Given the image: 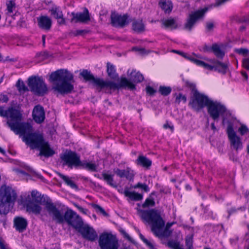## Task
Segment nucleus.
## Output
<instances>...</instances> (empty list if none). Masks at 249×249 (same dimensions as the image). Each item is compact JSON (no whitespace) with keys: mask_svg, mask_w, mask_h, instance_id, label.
Listing matches in <instances>:
<instances>
[{"mask_svg":"<svg viewBox=\"0 0 249 249\" xmlns=\"http://www.w3.org/2000/svg\"><path fill=\"white\" fill-rule=\"evenodd\" d=\"M146 92L150 96L154 95L157 92L153 88L150 86H148L146 87Z\"/></svg>","mask_w":249,"mask_h":249,"instance_id":"3c124183","label":"nucleus"},{"mask_svg":"<svg viewBox=\"0 0 249 249\" xmlns=\"http://www.w3.org/2000/svg\"><path fill=\"white\" fill-rule=\"evenodd\" d=\"M76 230L81 233L84 238L88 241L93 242L97 238L98 235L96 231L88 225H83Z\"/></svg>","mask_w":249,"mask_h":249,"instance_id":"4468645a","label":"nucleus"},{"mask_svg":"<svg viewBox=\"0 0 249 249\" xmlns=\"http://www.w3.org/2000/svg\"><path fill=\"white\" fill-rule=\"evenodd\" d=\"M113 171L117 176L121 178H125L129 181L133 180L134 177L133 171L129 167H127L124 170L116 168L113 170Z\"/></svg>","mask_w":249,"mask_h":249,"instance_id":"4be33fe9","label":"nucleus"},{"mask_svg":"<svg viewBox=\"0 0 249 249\" xmlns=\"http://www.w3.org/2000/svg\"><path fill=\"white\" fill-rule=\"evenodd\" d=\"M0 249H9L7 246L4 244V243L0 240Z\"/></svg>","mask_w":249,"mask_h":249,"instance_id":"774afa93","label":"nucleus"},{"mask_svg":"<svg viewBox=\"0 0 249 249\" xmlns=\"http://www.w3.org/2000/svg\"><path fill=\"white\" fill-rule=\"evenodd\" d=\"M88 33V31L85 30H78L76 31L74 35L75 36L82 35L83 34Z\"/></svg>","mask_w":249,"mask_h":249,"instance_id":"0e129e2a","label":"nucleus"},{"mask_svg":"<svg viewBox=\"0 0 249 249\" xmlns=\"http://www.w3.org/2000/svg\"><path fill=\"white\" fill-rule=\"evenodd\" d=\"M7 125L16 134L23 136L24 141L26 135L33 133V126L29 122H19L18 123H12L8 122Z\"/></svg>","mask_w":249,"mask_h":249,"instance_id":"1a4fd4ad","label":"nucleus"},{"mask_svg":"<svg viewBox=\"0 0 249 249\" xmlns=\"http://www.w3.org/2000/svg\"><path fill=\"white\" fill-rule=\"evenodd\" d=\"M16 87L20 93H24L29 90L28 88L25 86L24 82L21 79H18L16 83Z\"/></svg>","mask_w":249,"mask_h":249,"instance_id":"4c0bfd02","label":"nucleus"},{"mask_svg":"<svg viewBox=\"0 0 249 249\" xmlns=\"http://www.w3.org/2000/svg\"><path fill=\"white\" fill-rule=\"evenodd\" d=\"M189 60L194 62L196 65L203 67L205 62L193 57H188Z\"/></svg>","mask_w":249,"mask_h":249,"instance_id":"de8ad7c7","label":"nucleus"},{"mask_svg":"<svg viewBox=\"0 0 249 249\" xmlns=\"http://www.w3.org/2000/svg\"><path fill=\"white\" fill-rule=\"evenodd\" d=\"M39 150L40 151L39 155L43 156L46 158L52 157L55 154V151L50 147L47 142H46L45 144L41 146Z\"/></svg>","mask_w":249,"mask_h":249,"instance_id":"a878e982","label":"nucleus"},{"mask_svg":"<svg viewBox=\"0 0 249 249\" xmlns=\"http://www.w3.org/2000/svg\"><path fill=\"white\" fill-rule=\"evenodd\" d=\"M187 101V98L185 95H183L182 93H180L176 98V102L178 104L180 103L181 101H182L183 103H186Z\"/></svg>","mask_w":249,"mask_h":249,"instance_id":"c03bdc74","label":"nucleus"},{"mask_svg":"<svg viewBox=\"0 0 249 249\" xmlns=\"http://www.w3.org/2000/svg\"><path fill=\"white\" fill-rule=\"evenodd\" d=\"M139 236L141 239L148 246L150 249H156L153 244L149 242L144 236L141 233H139Z\"/></svg>","mask_w":249,"mask_h":249,"instance_id":"79ce46f5","label":"nucleus"},{"mask_svg":"<svg viewBox=\"0 0 249 249\" xmlns=\"http://www.w3.org/2000/svg\"><path fill=\"white\" fill-rule=\"evenodd\" d=\"M159 5L165 14H170L173 8V4L171 0H160Z\"/></svg>","mask_w":249,"mask_h":249,"instance_id":"bb28decb","label":"nucleus"},{"mask_svg":"<svg viewBox=\"0 0 249 249\" xmlns=\"http://www.w3.org/2000/svg\"><path fill=\"white\" fill-rule=\"evenodd\" d=\"M24 141L30 145L31 149H39L45 144L43 136L42 134L33 132L29 134L25 137Z\"/></svg>","mask_w":249,"mask_h":249,"instance_id":"9b49d317","label":"nucleus"},{"mask_svg":"<svg viewBox=\"0 0 249 249\" xmlns=\"http://www.w3.org/2000/svg\"><path fill=\"white\" fill-rule=\"evenodd\" d=\"M172 91V89L170 87L165 86H160L159 88V92L164 96L169 95Z\"/></svg>","mask_w":249,"mask_h":249,"instance_id":"ea45409f","label":"nucleus"},{"mask_svg":"<svg viewBox=\"0 0 249 249\" xmlns=\"http://www.w3.org/2000/svg\"><path fill=\"white\" fill-rule=\"evenodd\" d=\"M242 65L245 69L249 70V57L243 59Z\"/></svg>","mask_w":249,"mask_h":249,"instance_id":"5fc2aeb1","label":"nucleus"},{"mask_svg":"<svg viewBox=\"0 0 249 249\" xmlns=\"http://www.w3.org/2000/svg\"><path fill=\"white\" fill-rule=\"evenodd\" d=\"M6 116H5L8 119L6 124L8 122L12 123H18L21 122L22 119V114L20 111L14 107H9L6 110Z\"/></svg>","mask_w":249,"mask_h":249,"instance_id":"dca6fc26","label":"nucleus"},{"mask_svg":"<svg viewBox=\"0 0 249 249\" xmlns=\"http://www.w3.org/2000/svg\"><path fill=\"white\" fill-rule=\"evenodd\" d=\"M49 81L52 83V89L61 94H66L73 90V75L67 70L60 69L51 73Z\"/></svg>","mask_w":249,"mask_h":249,"instance_id":"7ed1b4c3","label":"nucleus"},{"mask_svg":"<svg viewBox=\"0 0 249 249\" xmlns=\"http://www.w3.org/2000/svg\"><path fill=\"white\" fill-rule=\"evenodd\" d=\"M31 198L33 202L40 203L42 200L41 194L36 190H33L31 192Z\"/></svg>","mask_w":249,"mask_h":249,"instance_id":"58836bf2","label":"nucleus"},{"mask_svg":"<svg viewBox=\"0 0 249 249\" xmlns=\"http://www.w3.org/2000/svg\"><path fill=\"white\" fill-rule=\"evenodd\" d=\"M132 27L133 31L138 33L142 32L145 30V26L142 19L134 20Z\"/></svg>","mask_w":249,"mask_h":249,"instance_id":"473e14b6","label":"nucleus"},{"mask_svg":"<svg viewBox=\"0 0 249 249\" xmlns=\"http://www.w3.org/2000/svg\"><path fill=\"white\" fill-rule=\"evenodd\" d=\"M61 159L64 162L63 165H66L69 167L72 168L73 166L79 167L81 163L80 157L75 152L70 150L65 153Z\"/></svg>","mask_w":249,"mask_h":249,"instance_id":"f8f14e48","label":"nucleus"},{"mask_svg":"<svg viewBox=\"0 0 249 249\" xmlns=\"http://www.w3.org/2000/svg\"><path fill=\"white\" fill-rule=\"evenodd\" d=\"M185 245L187 249H193V237H187L185 239Z\"/></svg>","mask_w":249,"mask_h":249,"instance_id":"a18cd8bd","label":"nucleus"},{"mask_svg":"<svg viewBox=\"0 0 249 249\" xmlns=\"http://www.w3.org/2000/svg\"><path fill=\"white\" fill-rule=\"evenodd\" d=\"M162 27L165 29H176L178 28L176 20L173 18H169L161 20Z\"/></svg>","mask_w":249,"mask_h":249,"instance_id":"c756f323","label":"nucleus"},{"mask_svg":"<svg viewBox=\"0 0 249 249\" xmlns=\"http://www.w3.org/2000/svg\"><path fill=\"white\" fill-rule=\"evenodd\" d=\"M156 195L155 192H152L149 197L147 198L145 200L144 202L142 204V207L143 208H147L150 206L153 207L155 205V202L154 201V199L152 197V196H155Z\"/></svg>","mask_w":249,"mask_h":249,"instance_id":"e433bc0d","label":"nucleus"},{"mask_svg":"<svg viewBox=\"0 0 249 249\" xmlns=\"http://www.w3.org/2000/svg\"><path fill=\"white\" fill-rule=\"evenodd\" d=\"M236 52L240 54L246 55L247 53H249V50L246 48H240L237 49Z\"/></svg>","mask_w":249,"mask_h":249,"instance_id":"864d4df0","label":"nucleus"},{"mask_svg":"<svg viewBox=\"0 0 249 249\" xmlns=\"http://www.w3.org/2000/svg\"><path fill=\"white\" fill-rule=\"evenodd\" d=\"M27 221L21 217H17L14 220V225L16 230L22 232L26 230L27 226Z\"/></svg>","mask_w":249,"mask_h":249,"instance_id":"b1692460","label":"nucleus"},{"mask_svg":"<svg viewBox=\"0 0 249 249\" xmlns=\"http://www.w3.org/2000/svg\"><path fill=\"white\" fill-rule=\"evenodd\" d=\"M121 233L123 234L124 238L127 239L129 241H130L131 243H134V240L129 235L128 233H127L124 230H121Z\"/></svg>","mask_w":249,"mask_h":249,"instance_id":"6e6d98bb","label":"nucleus"},{"mask_svg":"<svg viewBox=\"0 0 249 249\" xmlns=\"http://www.w3.org/2000/svg\"><path fill=\"white\" fill-rule=\"evenodd\" d=\"M185 83V86L186 87L190 88L193 91V92H194L195 90H196V86L194 84L188 81H186Z\"/></svg>","mask_w":249,"mask_h":249,"instance_id":"4d7b16f0","label":"nucleus"},{"mask_svg":"<svg viewBox=\"0 0 249 249\" xmlns=\"http://www.w3.org/2000/svg\"><path fill=\"white\" fill-rule=\"evenodd\" d=\"M51 15L57 20L58 24L64 25L65 24V19L64 18L63 12L59 6L53 4L51 9L49 10Z\"/></svg>","mask_w":249,"mask_h":249,"instance_id":"aec40b11","label":"nucleus"},{"mask_svg":"<svg viewBox=\"0 0 249 249\" xmlns=\"http://www.w3.org/2000/svg\"><path fill=\"white\" fill-rule=\"evenodd\" d=\"M79 167L87 169L91 172L97 171V165L95 163L88 162L87 160L81 161Z\"/></svg>","mask_w":249,"mask_h":249,"instance_id":"72a5a7b5","label":"nucleus"},{"mask_svg":"<svg viewBox=\"0 0 249 249\" xmlns=\"http://www.w3.org/2000/svg\"><path fill=\"white\" fill-rule=\"evenodd\" d=\"M103 179L105 181L107 184L111 187L116 188L117 187L116 184L114 182L113 175L108 174L107 173L103 172L102 174Z\"/></svg>","mask_w":249,"mask_h":249,"instance_id":"f704fd0d","label":"nucleus"},{"mask_svg":"<svg viewBox=\"0 0 249 249\" xmlns=\"http://www.w3.org/2000/svg\"><path fill=\"white\" fill-rule=\"evenodd\" d=\"M135 163L139 166L142 167L146 169H150L152 165V161L143 155L138 156L135 160Z\"/></svg>","mask_w":249,"mask_h":249,"instance_id":"393cba45","label":"nucleus"},{"mask_svg":"<svg viewBox=\"0 0 249 249\" xmlns=\"http://www.w3.org/2000/svg\"><path fill=\"white\" fill-rule=\"evenodd\" d=\"M23 202L27 212L32 213L35 214H39L40 213L42 210L41 206L37 204H35L32 200L30 195L26 196Z\"/></svg>","mask_w":249,"mask_h":249,"instance_id":"a211bd4d","label":"nucleus"},{"mask_svg":"<svg viewBox=\"0 0 249 249\" xmlns=\"http://www.w3.org/2000/svg\"><path fill=\"white\" fill-rule=\"evenodd\" d=\"M210 100L208 96L200 93L197 90H195L189 104L194 109L199 111L207 107Z\"/></svg>","mask_w":249,"mask_h":249,"instance_id":"6e6552de","label":"nucleus"},{"mask_svg":"<svg viewBox=\"0 0 249 249\" xmlns=\"http://www.w3.org/2000/svg\"><path fill=\"white\" fill-rule=\"evenodd\" d=\"M92 207L96 209L97 211H99L101 213H102L104 216H107L108 214L106 213V212L105 211V210L101 207L100 206L93 204L92 205Z\"/></svg>","mask_w":249,"mask_h":249,"instance_id":"09e8293b","label":"nucleus"},{"mask_svg":"<svg viewBox=\"0 0 249 249\" xmlns=\"http://www.w3.org/2000/svg\"><path fill=\"white\" fill-rule=\"evenodd\" d=\"M126 79L130 83L134 86L135 89H131L128 86L121 87L120 89L127 88L130 90H134L136 89V86L133 84V83H138L142 82L144 78L143 75L140 72H137L136 71H132L129 74V80H128L127 78Z\"/></svg>","mask_w":249,"mask_h":249,"instance_id":"412c9836","label":"nucleus"},{"mask_svg":"<svg viewBox=\"0 0 249 249\" xmlns=\"http://www.w3.org/2000/svg\"><path fill=\"white\" fill-rule=\"evenodd\" d=\"M32 115L35 122L39 124H41L45 118L44 108L39 105L36 106L33 109Z\"/></svg>","mask_w":249,"mask_h":249,"instance_id":"6ab92c4d","label":"nucleus"},{"mask_svg":"<svg viewBox=\"0 0 249 249\" xmlns=\"http://www.w3.org/2000/svg\"><path fill=\"white\" fill-rule=\"evenodd\" d=\"M209 8H204L192 12L189 14L184 24V28L188 31H191L196 23L200 19H203L205 14L208 11Z\"/></svg>","mask_w":249,"mask_h":249,"instance_id":"9d476101","label":"nucleus"},{"mask_svg":"<svg viewBox=\"0 0 249 249\" xmlns=\"http://www.w3.org/2000/svg\"><path fill=\"white\" fill-rule=\"evenodd\" d=\"M28 85L30 90L36 96H43L48 93L47 85L41 77L32 76L29 77Z\"/></svg>","mask_w":249,"mask_h":249,"instance_id":"423d86ee","label":"nucleus"},{"mask_svg":"<svg viewBox=\"0 0 249 249\" xmlns=\"http://www.w3.org/2000/svg\"><path fill=\"white\" fill-rule=\"evenodd\" d=\"M107 72L111 79L114 80L119 79V75L116 72L115 67L110 62L107 63Z\"/></svg>","mask_w":249,"mask_h":249,"instance_id":"cd10ccee","label":"nucleus"},{"mask_svg":"<svg viewBox=\"0 0 249 249\" xmlns=\"http://www.w3.org/2000/svg\"><path fill=\"white\" fill-rule=\"evenodd\" d=\"M81 75L86 81L91 82L92 85L100 89H105L106 92L111 93L112 91L119 90L121 87L128 86L131 89H135L133 85L130 83L126 78L121 77L119 83H117L113 81H105L100 78H95L90 71L87 70H83L80 73Z\"/></svg>","mask_w":249,"mask_h":249,"instance_id":"f03ea898","label":"nucleus"},{"mask_svg":"<svg viewBox=\"0 0 249 249\" xmlns=\"http://www.w3.org/2000/svg\"><path fill=\"white\" fill-rule=\"evenodd\" d=\"M38 26L46 30H49L52 26V21L51 19L47 16H41L37 18Z\"/></svg>","mask_w":249,"mask_h":249,"instance_id":"5701e85b","label":"nucleus"},{"mask_svg":"<svg viewBox=\"0 0 249 249\" xmlns=\"http://www.w3.org/2000/svg\"><path fill=\"white\" fill-rule=\"evenodd\" d=\"M140 188L143 190L145 192H148L149 191V188L148 185L145 183L142 184Z\"/></svg>","mask_w":249,"mask_h":249,"instance_id":"338daca9","label":"nucleus"},{"mask_svg":"<svg viewBox=\"0 0 249 249\" xmlns=\"http://www.w3.org/2000/svg\"><path fill=\"white\" fill-rule=\"evenodd\" d=\"M16 198V193L11 187L2 185L0 189V213H7L10 204L14 202Z\"/></svg>","mask_w":249,"mask_h":249,"instance_id":"39448f33","label":"nucleus"},{"mask_svg":"<svg viewBox=\"0 0 249 249\" xmlns=\"http://www.w3.org/2000/svg\"><path fill=\"white\" fill-rule=\"evenodd\" d=\"M248 131V128L245 124H242L238 129V132L242 136L247 134Z\"/></svg>","mask_w":249,"mask_h":249,"instance_id":"49530a36","label":"nucleus"},{"mask_svg":"<svg viewBox=\"0 0 249 249\" xmlns=\"http://www.w3.org/2000/svg\"><path fill=\"white\" fill-rule=\"evenodd\" d=\"M7 10L8 11V13H12L13 12V9L16 8V4L15 2L12 0H9L7 2Z\"/></svg>","mask_w":249,"mask_h":249,"instance_id":"a19ab883","label":"nucleus"},{"mask_svg":"<svg viewBox=\"0 0 249 249\" xmlns=\"http://www.w3.org/2000/svg\"><path fill=\"white\" fill-rule=\"evenodd\" d=\"M124 194L125 196L128 197L131 200L134 201H140L143 198L142 194L135 192H130L128 190H125Z\"/></svg>","mask_w":249,"mask_h":249,"instance_id":"7c9ffc66","label":"nucleus"},{"mask_svg":"<svg viewBox=\"0 0 249 249\" xmlns=\"http://www.w3.org/2000/svg\"><path fill=\"white\" fill-rule=\"evenodd\" d=\"M36 55L38 57L42 56V59L45 58L49 56L48 53L47 52H40L36 54Z\"/></svg>","mask_w":249,"mask_h":249,"instance_id":"e2e57ef3","label":"nucleus"},{"mask_svg":"<svg viewBox=\"0 0 249 249\" xmlns=\"http://www.w3.org/2000/svg\"><path fill=\"white\" fill-rule=\"evenodd\" d=\"M227 132L231 145L236 151H237L239 149H241L242 148V142L240 138L236 135L233 130L232 124L231 123L228 125Z\"/></svg>","mask_w":249,"mask_h":249,"instance_id":"ddd939ff","label":"nucleus"},{"mask_svg":"<svg viewBox=\"0 0 249 249\" xmlns=\"http://www.w3.org/2000/svg\"><path fill=\"white\" fill-rule=\"evenodd\" d=\"M72 18L71 19V22L75 23H87L90 19L89 14L87 8H85L83 12L71 13Z\"/></svg>","mask_w":249,"mask_h":249,"instance_id":"f3484780","label":"nucleus"},{"mask_svg":"<svg viewBox=\"0 0 249 249\" xmlns=\"http://www.w3.org/2000/svg\"><path fill=\"white\" fill-rule=\"evenodd\" d=\"M207 107L208 114L214 121L217 120L219 116H221L224 121L225 119V116L230 114L226 107L217 101H213L211 100Z\"/></svg>","mask_w":249,"mask_h":249,"instance_id":"0eeeda50","label":"nucleus"},{"mask_svg":"<svg viewBox=\"0 0 249 249\" xmlns=\"http://www.w3.org/2000/svg\"><path fill=\"white\" fill-rule=\"evenodd\" d=\"M9 100V98L7 95L0 94V103H7Z\"/></svg>","mask_w":249,"mask_h":249,"instance_id":"13d9d810","label":"nucleus"},{"mask_svg":"<svg viewBox=\"0 0 249 249\" xmlns=\"http://www.w3.org/2000/svg\"><path fill=\"white\" fill-rule=\"evenodd\" d=\"M43 204L45 206L44 210L47 213L48 216L56 223L62 224L66 222L75 230L83 225L84 222L82 218L71 209H68L63 214L61 211L49 198L46 200H44Z\"/></svg>","mask_w":249,"mask_h":249,"instance_id":"f257e3e1","label":"nucleus"},{"mask_svg":"<svg viewBox=\"0 0 249 249\" xmlns=\"http://www.w3.org/2000/svg\"><path fill=\"white\" fill-rule=\"evenodd\" d=\"M203 67L207 70H209L210 71H213V70H214V65L212 66V65H209L206 63H205Z\"/></svg>","mask_w":249,"mask_h":249,"instance_id":"69168bd1","label":"nucleus"},{"mask_svg":"<svg viewBox=\"0 0 249 249\" xmlns=\"http://www.w3.org/2000/svg\"><path fill=\"white\" fill-rule=\"evenodd\" d=\"M141 217L151 225V231L156 236H158L164 227L165 222L161 216V212L159 210H141Z\"/></svg>","mask_w":249,"mask_h":249,"instance_id":"20e7f679","label":"nucleus"},{"mask_svg":"<svg viewBox=\"0 0 249 249\" xmlns=\"http://www.w3.org/2000/svg\"><path fill=\"white\" fill-rule=\"evenodd\" d=\"M172 231L168 230L167 228L162 231V230L160 231V232L159 233V235L158 236H162L163 237H169L171 235Z\"/></svg>","mask_w":249,"mask_h":249,"instance_id":"8fccbe9b","label":"nucleus"},{"mask_svg":"<svg viewBox=\"0 0 249 249\" xmlns=\"http://www.w3.org/2000/svg\"><path fill=\"white\" fill-rule=\"evenodd\" d=\"M214 28V24L212 22H207L206 23V30L207 32L212 31Z\"/></svg>","mask_w":249,"mask_h":249,"instance_id":"603ef678","label":"nucleus"},{"mask_svg":"<svg viewBox=\"0 0 249 249\" xmlns=\"http://www.w3.org/2000/svg\"><path fill=\"white\" fill-rule=\"evenodd\" d=\"M241 209V208H239L238 209V210H240ZM237 211V209H236L235 208H231V209H230V210H229L228 211V213H229V215L228 216V218H229L230 216V215L233 213H235Z\"/></svg>","mask_w":249,"mask_h":249,"instance_id":"680f3d73","label":"nucleus"},{"mask_svg":"<svg viewBox=\"0 0 249 249\" xmlns=\"http://www.w3.org/2000/svg\"><path fill=\"white\" fill-rule=\"evenodd\" d=\"M57 174L63 180V181L68 186H70L72 189L78 190V187L77 185L70 178L65 175H64L59 172H57Z\"/></svg>","mask_w":249,"mask_h":249,"instance_id":"2f4dec72","label":"nucleus"},{"mask_svg":"<svg viewBox=\"0 0 249 249\" xmlns=\"http://www.w3.org/2000/svg\"><path fill=\"white\" fill-rule=\"evenodd\" d=\"M168 246L172 249H183L179 246V243L174 241H170L168 243Z\"/></svg>","mask_w":249,"mask_h":249,"instance_id":"37998d69","label":"nucleus"},{"mask_svg":"<svg viewBox=\"0 0 249 249\" xmlns=\"http://www.w3.org/2000/svg\"><path fill=\"white\" fill-rule=\"evenodd\" d=\"M74 206L79 210L80 212L84 214H87L88 211L87 209L83 208L77 204H74Z\"/></svg>","mask_w":249,"mask_h":249,"instance_id":"bf43d9fd","label":"nucleus"},{"mask_svg":"<svg viewBox=\"0 0 249 249\" xmlns=\"http://www.w3.org/2000/svg\"><path fill=\"white\" fill-rule=\"evenodd\" d=\"M211 50L218 58L222 59L225 55V52L222 51L219 45L216 43L212 45Z\"/></svg>","mask_w":249,"mask_h":249,"instance_id":"c9c22d12","label":"nucleus"},{"mask_svg":"<svg viewBox=\"0 0 249 249\" xmlns=\"http://www.w3.org/2000/svg\"><path fill=\"white\" fill-rule=\"evenodd\" d=\"M214 64V71L223 74L226 73L228 69V66L226 63H222L218 60H213Z\"/></svg>","mask_w":249,"mask_h":249,"instance_id":"c85d7f7f","label":"nucleus"},{"mask_svg":"<svg viewBox=\"0 0 249 249\" xmlns=\"http://www.w3.org/2000/svg\"><path fill=\"white\" fill-rule=\"evenodd\" d=\"M128 18L127 14L122 16L115 12H112L110 16L111 24L114 27H124L128 24Z\"/></svg>","mask_w":249,"mask_h":249,"instance_id":"2eb2a0df","label":"nucleus"},{"mask_svg":"<svg viewBox=\"0 0 249 249\" xmlns=\"http://www.w3.org/2000/svg\"><path fill=\"white\" fill-rule=\"evenodd\" d=\"M229 0H215V2L214 4V6H219Z\"/></svg>","mask_w":249,"mask_h":249,"instance_id":"052dcab7","label":"nucleus"}]
</instances>
